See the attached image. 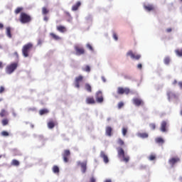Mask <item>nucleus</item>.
I'll return each mask as SVG.
<instances>
[{
	"label": "nucleus",
	"instance_id": "51",
	"mask_svg": "<svg viewBox=\"0 0 182 182\" xmlns=\"http://www.w3.org/2000/svg\"><path fill=\"white\" fill-rule=\"evenodd\" d=\"M0 29H4V24L0 23Z\"/></svg>",
	"mask_w": 182,
	"mask_h": 182
},
{
	"label": "nucleus",
	"instance_id": "34",
	"mask_svg": "<svg viewBox=\"0 0 182 182\" xmlns=\"http://www.w3.org/2000/svg\"><path fill=\"white\" fill-rule=\"evenodd\" d=\"M170 57H166L164 60V62L165 65H169L170 64Z\"/></svg>",
	"mask_w": 182,
	"mask_h": 182
},
{
	"label": "nucleus",
	"instance_id": "45",
	"mask_svg": "<svg viewBox=\"0 0 182 182\" xmlns=\"http://www.w3.org/2000/svg\"><path fill=\"white\" fill-rule=\"evenodd\" d=\"M87 48H88L90 50L93 51V47H92V45H90V43L87 44Z\"/></svg>",
	"mask_w": 182,
	"mask_h": 182
},
{
	"label": "nucleus",
	"instance_id": "40",
	"mask_svg": "<svg viewBox=\"0 0 182 182\" xmlns=\"http://www.w3.org/2000/svg\"><path fill=\"white\" fill-rule=\"evenodd\" d=\"M65 15L69 18L68 21L70 22V21H72V16L70 15V13L66 11Z\"/></svg>",
	"mask_w": 182,
	"mask_h": 182
},
{
	"label": "nucleus",
	"instance_id": "8",
	"mask_svg": "<svg viewBox=\"0 0 182 182\" xmlns=\"http://www.w3.org/2000/svg\"><path fill=\"white\" fill-rule=\"evenodd\" d=\"M95 99L97 102V103H103V93L102 91H98L95 94Z\"/></svg>",
	"mask_w": 182,
	"mask_h": 182
},
{
	"label": "nucleus",
	"instance_id": "52",
	"mask_svg": "<svg viewBox=\"0 0 182 182\" xmlns=\"http://www.w3.org/2000/svg\"><path fill=\"white\" fill-rule=\"evenodd\" d=\"M178 86L180 87L181 89H182V82H178Z\"/></svg>",
	"mask_w": 182,
	"mask_h": 182
},
{
	"label": "nucleus",
	"instance_id": "31",
	"mask_svg": "<svg viewBox=\"0 0 182 182\" xmlns=\"http://www.w3.org/2000/svg\"><path fill=\"white\" fill-rule=\"evenodd\" d=\"M5 116H8V112L5 109H1L0 112V117H5Z\"/></svg>",
	"mask_w": 182,
	"mask_h": 182
},
{
	"label": "nucleus",
	"instance_id": "36",
	"mask_svg": "<svg viewBox=\"0 0 182 182\" xmlns=\"http://www.w3.org/2000/svg\"><path fill=\"white\" fill-rule=\"evenodd\" d=\"M1 136H4V137H8V136H9V133L6 131H3L1 132Z\"/></svg>",
	"mask_w": 182,
	"mask_h": 182
},
{
	"label": "nucleus",
	"instance_id": "1",
	"mask_svg": "<svg viewBox=\"0 0 182 182\" xmlns=\"http://www.w3.org/2000/svg\"><path fill=\"white\" fill-rule=\"evenodd\" d=\"M19 64L18 63H11L6 67V73L7 75H12L18 69Z\"/></svg>",
	"mask_w": 182,
	"mask_h": 182
},
{
	"label": "nucleus",
	"instance_id": "24",
	"mask_svg": "<svg viewBox=\"0 0 182 182\" xmlns=\"http://www.w3.org/2000/svg\"><path fill=\"white\" fill-rule=\"evenodd\" d=\"M2 126H8L9 124V119L8 118H4L1 120Z\"/></svg>",
	"mask_w": 182,
	"mask_h": 182
},
{
	"label": "nucleus",
	"instance_id": "38",
	"mask_svg": "<svg viewBox=\"0 0 182 182\" xmlns=\"http://www.w3.org/2000/svg\"><path fill=\"white\" fill-rule=\"evenodd\" d=\"M122 132L123 136H126V134H127V128L123 127Z\"/></svg>",
	"mask_w": 182,
	"mask_h": 182
},
{
	"label": "nucleus",
	"instance_id": "2",
	"mask_svg": "<svg viewBox=\"0 0 182 182\" xmlns=\"http://www.w3.org/2000/svg\"><path fill=\"white\" fill-rule=\"evenodd\" d=\"M33 48V44H32L31 43H28L23 46L22 53L24 58H28V56H29V52L32 50Z\"/></svg>",
	"mask_w": 182,
	"mask_h": 182
},
{
	"label": "nucleus",
	"instance_id": "54",
	"mask_svg": "<svg viewBox=\"0 0 182 182\" xmlns=\"http://www.w3.org/2000/svg\"><path fill=\"white\" fill-rule=\"evenodd\" d=\"M173 85H177V80H174V81L173 82Z\"/></svg>",
	"mask_w": 182,
	"mask_h": 182
},
{
	"label": "nucleus",
	"instance_id": "42",
	"mask_svg": "<svg viewBox=\"0 0 182 182\" xmlns=\"http://www.w3.org/2000/svg\"><path fill=\"white\" fill-rule=\"evenodd\" d=\"M149 127L151 129V130H155L156 129V124H150Z\"/></svg>",
	"mask_w": 182,
	"mask_h": 182
},
{
	"label": "nucleus",
	"instance_id": "11",
	"mask_svg": "<svg viewBox=\"0 0 182 182\" xmlns=\"http://www.w3.org/2000/svg\"><path fill=\"white\" fill-rule=\"evenodd\" d=\"M80 82H83V76L79 75L78 77H75V86L79 89L80 87Z\"/></svg>",
	"mask_w": 182,
	"mask_h": 182
},
{
	"label": "nucleus",
	"instance_id": "22",
	"mask_svg": "<svg viewBox=\"0 0 182 182\" xmlns=\"http://www.w3.org/2000/svg\"><path fill=\"white\" fill-rule=\"evenodd\" d=\"M85 89L88 92V93H92V85L89 83H85Z\"/></svg>",
	"mask_w": 182,
	"mask_h": 182
},
{
	"label": "nucleus",
	"instance_id": "3",
	"mask_svg": "<svg viewBox=\"0 0 182 182\" xmlns=\"http://www.w3.org/2000/svg\"><path fill=\"white\" fill-rule=\"evenodd\" d=\"M19 21L21 23H29L32 21V17L25 12H21L19 17Z\"/></svg>",
	"mask_w": 182,
	"mask_h": 182
},
{
	"label": "nucleus",
	"instance_id": "30",
	"mask_svg": "<svg viewBox=\"0 0 182 182\" xmlns=\"http://www.w3.org/2000/svg\"><path fill=\"white\" fill-rule=\"evenodd\" d=\"M6 30L8 38H12V34L11 33V27H7Z\"/></svg>",
	"mask_w": 182,
	"mask_h": 182
},
{
	"label": "nucleus",
	"instance_id": "26",
	"mask_svg": "<svg viewBox=\"0 0 182 182\" xmlns=\"http://www.w3.org/2000/svg\"><path fill=\"white\" fill-rule=\"evenodd\" d=\"M156 142L159 144H164V139L161 137H159L156 139Z\"/></svg>",
	"mask_w": 182,
	"mask_h": 182
},
{
	"label": "nucleus",
	"instance_id": "21",
	"mask_svg": "<svg viewBox=\"0 0 182 182\" xmlns=\"http://www.w3.org/2000/svg\"><path fill=\"white\" fill-rule=\"evenodd\" d=\"M144 9L148 11V12H150V11H154V6L151 4H149L147 6H144Z\"/></svg>",
	"mask_w": 182,
	"mask_h": 182
},
{
	"label": "nucleus",
	"instance_id": "23",
	"mask_svg": "<svg viewBox=\"0 0 182 182\" xmlns=\"http://www.w3.org/2000/svg\"><path fill=\"white\" fill-rule=\"evenodd\" d=\"M50 36L53 39H54V41H60V37L53 33H50Z\"/></svg>",
	"mask_w": 182,
	"mask_h": 182
},
{
	"label": "nucleus",
	"instance_id": "6",
	"mask_svg": "<svg viewBox=\"0 0 182 182\" xmlns=\"http://www.w3.org/2000/svg\"><path fill=\"white\" fill-rule=\"evenodd\" d=\"M129 93H130V89L129 88H127V87H125V88H123L122 87H119L117 88V94L118 95H129Z\"/></svg>",
	"mask_w": 182,
	"mask_h": 182
},
{
	"label": "nucleus",
	"instance_id": "47",
	"mask_svg": "<svg viewBox=\"0 0 182 182\" xmlns=\"http://www.w3.org/2000/svg\"><path fill=\"white\" fill-rule=\"evenodd\" d=\"M90 182H96V178H95V177H91L90 179Z\"/></svg>",
	"mask_w": 182,
	"mask_h": 182
},
{
	"label": "nucleus",
	"instance_id": "49",
	"mask_svg": "<svg viewBox=\"0 0 182 182\" xmlns=\"http://www.w3.org/2000/svg\"><path fill=\"white\" fill-rule=\"evenodd\" d=\"M38 45H42V40L39 39L38 41Z\"/></svg>",
	"mask_w": 182,
	"mask_h": 182
},
{
	"label": "nucleus",
	"instance_id": "58",
	"mask_svg": "<svg viewBox=\"0 0 182 182\" xmlns=\"http://www.w3.org/2000/svg\"><path fill=\"white\" fill-rule=\"evenodd\" d=\"M2 158V155H0V159H1Z\"/></svg>",
	"mask_w": 182,
	"mask_h": 182
},
{
	"label": "nucleus",
	"instance_id": "46",
	"mask_svg": "<svg viewBox=\"0 0 182 182\" xmlns=\"http://www.w3.org/2000/svg\"><path fill=\"white\" fill-rule=\"evenodd\" d=\"M43 21H45V22H48L49 21V17H48V16L45 15L44 18H43Z\"/></svg>",
	"mask_w": 182,
	"mask_h": 182
},
{
	"label": "nucleus",
	"instance_id": "39",
	"mask_svg": "<svg viewBox=\"0 0 182 182\" xmlns=\"http://www.w3.org/2000/svg\"><path fill=\"white\" fill-rule=\"evenodd\" d=\"M117 143H118V144H119V146L124 145V141L122 139H119Z\"/></svg>",
	"mask_w": 182,
	"mask_h": 182
},
{
	"label": "nucleus",
	"instance_id": "44",
	"mask_svg": "<svg viewBox=\"0 0 182 182\" xmlns=\"http://www.w3.org/2000/svg\"><path fill=\"white\" fill-rule=\"evenodd\" d=\"M113 38L114 41H118L119 38L117 37V34H116V33H113Z\"/></svg>",
	"mask_w": 182,
	"mask_h": 182
},
{
	"label": "nucleus",
	"instance_id": "55",
	"mask_svg": "<svg viewBox=\"0 0 182 182\" xmlns=\"http://www.w3.org/2000/svg\"><path fill=\"white\" fill-rule=\"evenodd\" d=\"M14 55H15L17 58H18V56H19V55H18V53H16V52L14 53Z\"/></svg>",
	"mask_w": 182,
	"mask_h": 182
},
{
	"label": "nucleus",
	"instance_id": "20",
	"mask_svg": "<svg viewBox=\"0 0 182 182\" xmlns=\"http://www.w3.org/2000/svg\"><path fill=\"white\" fill-rule=\"evenodd\" d=\"M55 126H56V122L50 120V122H48V129H53Z\"/></svg>",
	"mask_w": 182,
	"mask_h": 182
},
{
	"label": "nucleus",
	"instance_id": "57",
	"mask_svg": "<svg viewBox=\"0 0 182 182\" xmlns=\"http://www.w3.org/2000/svg\"><path fill=\"white\" fill-rule=\"evenodd\" d=\"M180 114L182 116V109L181 110Z\"/></svg>",
	"mask_w": 182,
	"mask_h": 182
},
{
	"label": "nucleus",
	"instance_id": "25",
	"mask_svg": "<svg viewBox=\"0 0 182 182\" xmlns=\"http://www.w3.org/2000/svg\"><path fill=\"white\" fill-rule=\"evenodd\" d=\"M138 136L139 137H141V139H147V137H149V134L144 132V133H139L138 134Z\"/></svg>",
	"mask_w": 182,
	"mask_h": 182
},
{
	"label": "nucleus",
	"instance_id": "32",
	"mask_svg": "<svg viewBox=\"0 0 182 182\" xmlns=\"http://www.w3.org/2000/svg\"><path fill=\"white\" fill-rule=\"evenodd\" d=\"M19 164H20L19 161L16 159H13L11 161V166H16V167H18Z\"/></svg>",
	"mask_w": 182,
	"mask_h": 182
},
{
	"label": "nucleus",
	"instance_id": "35",
	"mask_svg": "<svg viewBox=\"0 0 182 182\" xmlns=\"http://www.w3.org/2000/svg\"><path fill=\"white\" fill-rule=\"evenodd\" d=\"M82 70L84 72H87V73L90 72V66L86 65L84 68H82Z\"/></svg>",
	"mask_w": 182,
	"mask_h": 182
},
{
	"label": "nucleus",
	"instance_id": "16",
	"mask_svg": "<svg viewBox=\"0 0 182 182\" xmlns=\"http://www.w3.org/2000/svg\"><path fill=\"white\" fill-rule=\"evenodd\" d=\"M85 103H87V105H95L96 103V100H95V97H87Z\"/></svg>",
	"mask_w": 182,
	"mask_h": 182
},
{
	"label": "nucleus",
	"instance_id": "18",
	"mask_svg": "<svg viewBox=\"0 0 182 182\" xmlns=\"http://www.w3.org/2000/svg\"><path fill=\"white\" fill-rule=\"evenodd\" d=\"M56 29L57 31H58V32H60L61 33H65V32L68 31V29L64 26H58L56 27Z\"/></svg>",
	"mask_w": 182,
	"mask_h": 182
},
{
	"label": "nucleus",
	"instance_id": "13",
	"mask_svg": "<svg viewBox=\"0 0 182 182\" xmlns=\"http://www.w3.org/2000/svg\"><path fill=\"white\" fill-rule=\"evenodd\" d=\"M180 161V158L178 157H173L169 159L168 163L171 165V167H174V164H177Z\"/></svg>",
	"mask_w": 182,
	"mask_h": 182
},
{
	"label": "nucleus",
	"instance_id": "9",
	"mask_svg": "<svg viewBox=\"0 0 182 182\" xmlns=\"http://www.w3.org/2000/svg\"><path fill=\"white\" fill-rule=\"evenodd\" d=\"M69 157H70V151L69 149L64 150L63 159L65 163H68L69 161Z\"/></svg>",
	"mask_w": 182,
	"mask_h": 182
},
{
	"label": "nucleus",
	"instance_id": "7",
	"mask_svg": "<svg viewBox=\"0 0 182 182\" xmlns=\"http://www.w3.org/2000/svg\"><path fill=\"white\" fill-rule=\"evenodd\" d=\"M127 56H130L132 59H134L135 60H139L141 58V55L139 54L135 55L132 50H129L127 53Z\"/></svg>",
	"mask_w": 182,
	"mask_h": 182
},
{
	"label": "nucleus",
	"instance_id": "53",
	"mask_svg": "<svg viewBox=\"0 0 182 182\" xmlns=\"http://www.w3.org/2000/svg\"><path fill=\"white\" fill-rule=\"evenodd\" d=\"M171 31H172L171 28H167V29H166V32H168V33L171 32Z\"/></svg>",
	"mask_w": 182,
	"mask_h": 182
},
{
	"label": "nucleus",
	"instance_id": "41",
	"mask_svg": "<svg viewBox=\"0 0 182 182\" xmlns=\"http://www.w3.org/2000/svg\"><path fill=\"white\" fill-rule=\"evenodd\" d=\"M124 106V103L123 102H120L118 103V109H122Z\"/></svg>",
	"mask_w": 182,
	"mask_h": 182
},
{
	"label": "nucleus",
	"instance_id": "28",
	"mask_svg": "<svg viewBox=\"0 0 182 182\" xmlns=\"http://www.w3.org/2000/svg\"><path fill=\"white\" fill-rule=\"evenodd\" d=\"M47 113H49V110L46 109H43L39 111V114H41V116L43 114H47Z\"/></svg>",
	"mask_w": 182,
	"mask_h": 182
},
{
	"label": "nucleus",
	"instance_id": "27",
	"mask_svg": "<svg viewBox=\"0 0 182 182\" xmlns=\"http://www.w3.org/2000/svg\"><path fill=\"white\" fill-rule=\"evenodd\" d=\"M23 11V7H17L16 9L14 11V13L16 15H18V14H21Z\"/></svg>",
	"mask_w": 182,
	"mask_h": 182
},
{
	"label": "nucleus",
	"instance_id": "10",
	"mask_svg": "<svg viewBox=\"0 0 182 182\" xmlns=\"http://www.w3.org/2000/svg\"><path fill=\"white\" fill-rule=\"evenodd\" d=\"M132 102L135 106H144V101L140 98H134Z\"/></svg>",
	"mask_w": 182,
	"mask_h": 182
},
{
	"label": "nucleus",
	"instance_id": "5",
	"mask_svg": "<svg viewBox=\"0 0 182 182\" xmlns=\"http://www.w3.org/2000/svg\"><path fill=\"white\" fill-rule=\"evenodd\" d=\"M74 49L75 50V55H77V56H80V55H85V48H83L82 47L76 45L74 46Z\"/></svg>",
	"mask_w": 182,
	"mask_h": 182
},
{
	"label": "nucleus",
	"instance_id": "43",
	"mask_svg": "<svg viewBox=\"0 0 182 182\" xmlns=\"http://www.w3.org/2000/svg\"><path fill=\"white\" fill-rule=\"evenodd\" d=\"M5 92V87L4 86L0 87V94L4 93Z\"/></svg>",
	"mask_w": 182,
	"mask_h": 182
},
{
	"label": "nucleus",
	"instance_id": "48",
	"mask_svg": "<svg viewBox=\"0 0 182 182\" xmlns=\"http://www.w3.org/2000/svg\"><path fill=\"white\" fill-rule=\"evenodd\" d=\"M142 68H143V65H141V63L138 64L137 65L138 69H142Z\"/></svg>",
	"mask_w": 182,
	"mask_h": 182
},
{
	"label": "nucleus",
	"instance_id": "50",
	"mask_svg": "<svg viewBox=\"0 0 182 182\" xmlns=\"http://www.w3.org/2000/svg\"><path fill=\"white\" fill-rule=\"evenodd\" d=\"M4 68V64L2 62L0 61V69H2Z\"/></svg>",
	"mask_w": 182,
	"mask_h": 182
},
{
	"label": "nucleus",
	"instance_id": "59",
	"mask_svg": "<svg viewBox=\"0 0 182 182\" xmlns=\"http://www.w3.org/2000/svg\"><path fill=\"white\" fill-rule=\"evenodd\" d=\"M181 2H182V0H181Z\"/></svg>",
	"mask_w": 182,
	"mask_h": 182
},
{
	"label": "nucleus",
	"instance_id": "4",
	"mask_svg": "<svg viewBox=\"0 0 182 182\" xmlns=\"http://www.w3.org/2000/svg\"><path fill=\"white\" fill-rule=\"evenodd\" d=\"M117 150L118 153V156L121 159H123V161H124L125 163H129L130 157L129 156L124 155V150L120 147L117 148Z\"/></svg>",
	"mask_w": 182,
	"mask_h": 182
},
{
	"label": "nucleus",
	"instance_id": "14",
	"mask_svg": "<svg viewBox=\"0 0 182 182\" xmlns=\"http://www.w3.org/2000/svg\"><path fill=\"white\" fill-rule=\"evenodd\" d=\"M100 157L101 159H103L104 163H105V164H107V163H109V157H107V155H106V153H105V151H102L100 152Z\"/></svg>",
	"mask_w": 182,
	"mask_h": 182
},
{
	"label": "nucleus",
	"instance_id": "12",
	"mask_svg": "<svg viewBox=\"0 0 182 182\" xmlns=\"http://www.w3.org/2000/svg\"><path fill=\"white\" fill-rule=\"evenodd\" d=\"M81 6H82V2L78 1L74 5H73L71 8V11H73V12H76V11L79 10V8H80Z\"/></svg>",
	"mask_w": 182,
	"mask_h": 182
},
{
	"label": "nucleus",
	"instance_id": "15",
	"mask_svg": "<svg viewBox=\"0 0 182 182\" xmlns=\"http://www.w3.org/2000/svg\"><path fill=\"white\" fill-rule=\"evenodd\" d=\"M160 130L163 133H166V132H167V121H162L161 123Z\"/></svg>",
	"mask_w": 182,
	"mask_h": 182
},
{
	"label": "nucleus",
	"instance_id": "37",
	"mask_svg": "<svg viewBox=\"0 0 182 182\" xmlns=\"http://www.w3.org/2000/svg\"><path fill=\"white\" fill-rule=\"evenodd\" d=\"M149 160H150L151 161H153V160H156V155L154 154H151L149 156Z\"/></svg>",
	"mask_w": 182,
	"mask_h": 182
},
{
	"label": "nucleus",
	"instance_id": "29",
	"mask_svg": "<svg viewBox=\"0 0 182 182\" xmlns=\"http://www.w3.org/2000/svg\"><path fill=\"white\" fill-rule=\"evenodd\" d=\"M53 173H55V174H59V171H60L59 166H54L53 167Z\"/></svg>",
	"mask_w": 182,
	"mask_h": 182
},
{
	"label": "nucleus",
	"instance_id": "56",
	"mask_svg": "<svg viewBox=\"0 0 182 182\" xmlns=\"http://www.w3.org/2000/svg\"><path fill=\"white\" fill-rule=\"evenodd\" d=\"M105 182H112V180H110V179H107Z\"/></svg>",
	"mask_w": 182,
	"mask_h": 182
},
{
	"label": "nucleus",
	"instance_id": "19",
	"mask_svg": "<svg viewBox=\"0 0 182 182\" xmlns=\"http://www.w3.org/2000/svg\"><path fill=\"white\" fill-rule=\"evenodd\" d=\"M112 132H113V129H112V127H106L105 133L107 136H109V137L112 136Z\"/></svg>",
	"mask_w": 182,
	"mask_h": 182
},
{
	"label": "nucleus",
	"instance_id": "33",
	"mask_svg": "<svg viewBox=\"0 0 182 182\" xmlns=\"http://www.w3.org/2000/svg\"><path fill=\"white\" fill-rule=\"evenodd\" d=\"M48 12H49V9H48V8H46V7H43L42 8V14L43 15H48Z\"/></svg>",
	"mask_w": 182,
	"mask_h": 182
},
{
	"label": "nucleus",
	"instance_id": "17",
	"mask_svg": "<svg viewBox=\"0 0 182 182\" xmlns=\"http://www.w3.org/2000/svg\"><path fill=\"white\" fill-rule=\"evenodd\" d=\"M81 166V171L82 173H86L87 167V162H82L80 164Z\"/></svg>",
	"mask_w": 182,
	"mask_h": 182
}]
</instances>
